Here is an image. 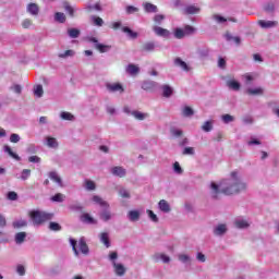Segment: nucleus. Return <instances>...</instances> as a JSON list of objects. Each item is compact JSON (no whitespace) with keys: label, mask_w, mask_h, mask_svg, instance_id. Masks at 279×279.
Instances as JSON below:
<instances>
[{"label":"nucleus","mask_w":279,"mask_h":279,"mask_svg":"<svg viewBox=\"0 0 279 279\" xmlns=\"http://www.w3.org/2000/svg\"><path fill=\"white\" fill-rule=\"evenodd\" d=\"M122 32L124 34H128L129 38H133V39L138 38V33L132 31V28L128 26L122 27Z\"/></svg>","instance_id":"7c9ffc66"},{"label":"nucleus","mask_w":279,"mask_h":279,"mask_svg":"<svg viewBox=\"0 0 279 279\" xmlns=\"http://www.w3.org/2000/svg\"><path fill=\"white\" fill-rule=\"evenodd\" d=\"M132 117L136 119L137 121H145V119H149V113H143L141 111H132Z\"/></svg>","instance_id":"4be33fe9"},{"label":"nucleus","mask_w":279,"mask_h":279,"mask_svg":"<svg viewBox=\"0 0 279 279\" xmlns=\"http://www.w3.org/2000/svg\"><path fill=\"white\" fill-rule=\"evenodd\" d=\"M128 219L129 221L136 222L141 219V211L138 210H130L128 213Z\"/></svg>","instance_id":"6ab92c4d"},{"label":"nucleus","mask_w":279,"mask_h":279,"mask_svg":"<svg viewBox=\"0 0 279 279\" xmlns=\"http://www.w3.org/2000/svg\"><path fill=\"white\" fill-rule=\"evenodd\" d=\"M25 239H27L26 232H19L15 234V243L16 245H22V243H25Z\"/></svg>","instance_id":"c85d7f7f"},{"label":"nucleus","mask_w":279,"mask_h":279,"mask_svg":"<svg viewBox=\"0 0 279 279\" xmlns=\"http://www.w3.org/2000/svg\"><path fill=\"white\" fill-rule=\"evenodd\" d=\"M153 32L160 38H170L171 36V32L169 29L162 28L160 26H153Z\"/></svg>","instance_id":"0eeeda50"},{"label":"nucleus","mask_w":279,"mask_h":279,"mask_svg":"<svg viewBox=\"0 0 279 279\" xmlns=\"http://www.w3.org/2000/svg\"><path fill=\"white\" fill-rule=\"evenodd\" d=\"M170 134H171L172 136H174L175 138H180V136H182V130L177 129V128H172V129L170 130Z\"/></svg>","instance_id":"052dcab7"},{"label":"nucleus","mask_w":279,"mask_h":279,"mask_svg":"<svg viewBox=\"0 0 279 279\" xmlns=\"http://www.w3.org/2000/svg\"><path fill=\"white\" fill-rule=\"evenodd\" d=\"M248 95H263V88H248L247 89Z\"/></svg>","instance_id":"bf43d9fd"},{"label":"nucleus","mask_w":279,"mask_h":279,"mask_svg":"<svg viewBox=\"0 0 279 279\" xmlns=\"http://www.w3.org/2000/svg\"><path fill=\"white\" fill-rule=\"evenodd\" d=\"M186 35L184 33V29L182 28H175L174 29V38H177L178 40H182V38H184Z\"/></svg>","instance_id":"a19ab883"},{"label":"nucleus","mask_w":279,"mask_h":279,"mask_svg":"<svg viewBox=\"0 0 279 279\" xmlns=\"http://www.w3.org/2000/svg\"><path fill=\"white\" fill-rule=\"evenodd\" d=\"M154 259L156 260V263H158V260H162V263H165V264L171 263V257H169L166 254H160V253L155 254Z\"/></svg>","instance_id":"5701e85b"},{"label":"nucleus","mask_w":279,"mask_h":279,"mask_svg":"<svg viewBox=\"0 0 279 279\" xmlns=\"http://www.w3.org/2000/svg\"><path fill=\"white\" fill-rule=\"evenodd\" d=\"M26 12H28V14H32V16H38L40 8L38 7V4L31 2L27 4Z\"/></svg>","instance_id":"f8f14e48"},{"label":"nucleus","mask_w":279,"mask_h":279,"mask_svg":"<svg viewBox=\"0 0 279 279\" xmlns=\"http://www.w3.org/2000/svg\"><path fill=\"white\" fill-rule=\"evenodd\" d=\"M233 223L239 230H247L250 228V221L243 217L235 218Z\"/></svg>","instance_id":"6e6552de"},{"label":"nucleus","mask_w":279,"mask_h":279,"mask_svg":"<svg viewBox=\"0 0 279 279\" xmlns=\"http://www.w3.org/2000/svg\"><path fill=\"white\" fill-rule=\"evenodd\" d=\"M84 186L86 191H95V189H97V185H95V182L90 180H85Z\"/></svg>","instance_id":"49530a36"},{"label":"nucleus","mask_w":279,"mask_h":279,"mask_svg":"<svg viewBox=\"0 0 279 279\" xmlns=\"http://www.w3.org/2000/svg\"><path fill=\"white\" fill-rule=\"evenodd\" d=\"M70 245H71L75 256H80V251H77V241L73 238H70Z\"/></svg>","instance_id":"a18cd8bd"},{"label":"nucleus","mask_w":279,"mask_h":279,"mask_svg":"<svg viewBox=\"0 0 279 279\" xmlns=\"http://www.w3.org/2000/svg\"><path fill=\"white\" fill-rule=\"evenodd\" d=\"M140 71H141V69L138 66H136L135 64L130 63L126 66V73H129V75H136Z\"/></svg>","instance_id":"2f4dec72"},{"label":"nucleus","mask_w":279,"mask_h":279,"mask_svg":"<svg viewBox=\"0 0 279 279\" xmlns=\"http://www.w3.org/2000/svg\"><path fill=\"white\" fill-rule=\"evenodd\" d=\"M34 95L35 97H43V95H45V90L43 89V85H37L35 88H34Z\"/></svg>","instance_id":"3c124183"},{"label":"nucleus","mask_w":279,"mask_h":279,"mask_svg":"<svg viewBox=\"0 0 279 279\" xmlns=\"http://www.w3.org/2000/svg\"><path fill=\"white\" fill-rule=\"evenodd\" d=\"M228 233V225L219 223L213 229L214 236H225Z\"/></svg>","instance_id":"20e7f679"},{"label":"nucleus","mask_w":279,"mask_h":279,"mask_svg":"<svg viewBox=\"0 0 279 279\" xmlns=\"http://www.w3.org/2000/svg\"><path fill=\"white\" fill-rule=\"evenodd\" d=\"M258 25L263 27V29H269V27H275L276 25V22L274 21H264V20H260L258 22Z\"/></svg>","instance_id":"72a5a7b5"},{"label":"nucleus","mask_w":279,"mask_h":279,"mask_svg":"<svg viewBox=\"0 0 279 279\" xmlns=\"http://www.w3.org/2000/svg\"><path fill=\"white\" fill-rule=\"evenodd\" d=\"M211 197L217 199L221 193L223 195H236V193H242V191H247V183L241 179L239 172H231L230 179H226L220 185L215 182L210 183Z\"/></svg>","instance_id":"f257e3e1"},{"label":"nucleus","mask_w":279,"mask_h":279,"mask_svg":"<svg viewBox=\"0 0 279 279\" xmlns=\"http://www.w3.org/2000/svg\"><path fill=\"white\" fill-rule=\"evenodd\" d=\"M203 132H213V121H206L202 125Z\"/></svg>","instance_id":"864d4df0"},{"label":"nucleus","mask_w":279,"mask_h":279,"mask_svg":"<svg viewBox=\"0 0 279 279\" xmlns=\"http://www.w3.org/2000/svg\"><path fill=\"white\" fill-rule=\"evenodd\" d=\"M111 173L112 175H116V178H125L128 171L121 166H116L111 168Z\"/></svg>","instance_id":"9d476101"},{"label":"nucleus","mask_w":279,"mask_h":279,"mask_svg":"<svg viewBox=\"0 0 279 279\" xmlns=\"http://www.w3.org/2000/svg\"><path fill=\"white\" fill-rule=\"evenodd\" d=\"M81 221L83 223H88L89 226H95L97 223V220L90 216V214H83L81 216Z\"/></svg>","instance_id":"f3484780"},{"label":"nucleus","mask_w":279,"mask_h":279,"mask_svg":"<svg viewBox=\"0 0 279 279\" xmlns=\"http://www.w3.org/2000/svg\"><path fill=\"white\" fill-rule=\"evenodd\" d=\"M3 151H5V154H8L11 158L16 160L17 162H21V156H19V154H16V153H13L12 148L9 145H5L3 147Z\"/></svg>","instance_id":"412c9836"},{"label":"nucleus","mask_w":279,"mask_h":279,"mask_svg":"<svg viewBox=\"0 0 279 279\" xmlns=\"http://www.w3.org/2000/svg\"><path fill=\"white\" fill-rule=\"evenodd\" d=\"M16 272L19 274V276H25V266L17 265L16 266Z\"/></svg>","instance_id":"774afa93"},{"label":"nucleus","mask_w":279,"mask_h":279,"mask_svg":"<svg viewBox=\"0 0 279 279\" xmlns=\"http://www.w3.org/2000/svg\"><path fill=\"white\" fill-rule=\"evenodd\" d=\"M99 241L100 243H102L105 245V247H110L111 243H110V233L108 232H101L99 234Z\"/></svg>","instance_id":"2eb2a0df"},{"label":"nucleus","mask_w":279,"mask_h":279,"mask_svg":"<svg viewBox=\"0 0 279 279\" xmlns=\"http://www.w3.org/2000/svg\"><path fill=\"white\" fill-rule=\"evenodd\" d=\"M78 247H80L82 254H85V256L88 255L90 252V250L88 248V244H86V239H84V238L80 239Z\"/></svg>","instance_id":"dca6fc26"},{"label":"nucleus","mask_w":279,"mask_h":279,"mask_svg":"<svg viewBox=\"0 0 279 279\" xmlns=\"http://www.w3.org/2000/svg\"><path fill=\"white\" fill-rule=\"evenodd\" d=\"M28 162H33L34 165H40L41 159L38 156H31L28 157Z\"/></svg>","instance_id":"338daca9"},{"label":"nucleus","mask_w":279,"mask_h":279,"mask_svg":"<svg viewBox=\"0 0 279 279\" xmlns=\"http://www.w3.org/2000/svg\"><path fill=\"white\" fill-rule=\"evenodd\" d=\"M48 175H49L50 180H52V182H56V184H58L59 186H62V179L60 178L58 172L51 171V172H49Z\"/></svg>","instance_id":"bb28decb"},{"label":"nucleus","mask_w":279,"mask_h":279,"mask_svg":"<svg viewBox=\"0 0 279 279\" xmlns=\"http://www.w3.org/2000/svg\"><path fill=\"white\" fill-rule=\"evenodd\" d=\"M89 40H90V43H94L95 48H96L100 53H107V51H110V49H112V46L99 44V40H97V38H95V37H92Z\"/></svg>","instance_id":"39448f33"},{"label":"nucleus","mask_w":279,"mask_h":279,"mask_svg":"<svg viewBox=\"0 0 279 279\" xmlns=\"http://www.w3.org/2000/svg\"><path fill=\"white\" fill-rule=\"evenodd\" d=\"M161 90H162L163 97H166L167 99H169V97L173 95V88L169 85H162Z\"/></svg>","instance_id":"c756f323"},{"label":"nucleus","mask_w":279,"mask_h":279,"mask_svg":"<svg viewBox=\"0 0 279 279\" xmlns=\"http://www.w3.org/2000/svg\"><path fill=\"white\" fill-rule=\"evenodd\" d=\"M16 178L19 180H22L23 182H25V180H29V178H32V170L31 169H23L20 177L16 175Z\"/></svg>","instance_id":"a878e982"},{"label":"nucleus","mask_w":279,"mask_h":279,"mask_svg":"<svg viewBox=\"0 0 279 279\" xmlns=\"http://www.w3.org/2000/svg\"><path fill=\"white\" fill-rule=\"evenodd\" d=\"M10 89L13 90V93H15L16 95H21V93H23V87L19 84H14L10 87Z\"/></svg>","instance_id":"0e129e2a"},{"label":"nucleus","mask_w":279,"mask_h":279,"mask_svg":"<svg viewBox=\"0 0 279 279\" xmlns=\"http://www.w3.org/2000/svg\"><path fill=\"white\" fill-rule=\"evenodd\" d=\"M54 21H57V23H66V15L62 12H57L54 13Z\"/></svg>","instance_id":"58836bf2"},{"label":"nucleus","mask_w":279,"mask_h":279,"mask_svg":"<svg viewBox=\"0 0 279 279\" xmlns=\"http://www.w3.org/2000/svg\"><path fill=\"white\" fill-rule=\"evenodd\" d=\"M264 10L265 12H268V14H272L276 10V4H274V2H268L265 4Z\"/></svg>","instance_id":"8fccbe9b"},{"label":"nucleus","mask_w":279,"mask_h":279,"mask_svg":"<svg viewBox=\"0 0 279 279\" xmlns=\"http://www.w3.org/2000/svg\"><path fill=\"white\" fill-rule=\"evenodd\" d=\"M174 64L175 66H180V69H182L183 71H186V72L191 71V68H189V64H186V62H184L180 58L174 59Z\"/></svg>","instance_id":"393cba45"},{"label":"nucleus","mask_w":279,"mask_h":279,"mask_svg":"<svg viewBox=\"0 0 279 279\" xmlns=\"http://www.w3.org/2000/svg\"><path fill=\"white\" fill-rule=\"evenodd\" d=\"M183 32L185 34V36H191L193 34H195V28L191 25H186L184 28H183Z\"/></svg>","instance_id":"13d9d810"},{"label":"nucleus","mask_w":279,"mask_h":279,"mask_svg":"<svg viewBox=\"0 0 279 279\" xmlns=\"http://www.w3.org/2000/svg\"><path fill=\"white\" fill-rule=\"evenodd\" d=\"M92 21L96 27H104V19L94 15L92 16Z\"/></svg>","instance_id":"09e8293b"},{"label":"nucleus","mask_w":279,"mask_h":279,"mask_svg":"<svg viewBox=\"0 0 279 279\" xmlns=\"http://www.w3.org/2000/svg\"><path fill=\"white\" fill-rule=\"evenodd\" d=\"M60 118L63 120V121H74L75 120V116L72 114L71 112H66V111H62L60 113Z\"/></svg>","instance_id":"f704fd0d"},{"label":"nucleus","mask_w":279,"mask_h":279,"mask_svg":"<svg viewBox=\"0 0 279 279\" xmlns=\"http://www.w3.org/2000/svg\"><path fill=\"white\" fill-rule=\"evenodd\" d=\"M85 10H87L88 12H93V10H96V12H101V10H104V9H101V4L99 2L94 4L93 0H89L85 4Z\"/></svg>","instance_id":"ddd939ff"},{"label":"nucleus","mask_w":279,"mask_h":279,"mask_svg":"<svg viewBox=\"0 0 279 279\" xmlns=\"http://www.w3.org/2000/svg\"><path fill=\"white\" fill-rule=\"evenodd\" d=\"M29 217L33 221V226H43V223L53 219V213L35 209L29 213Z\"/></svg>","instance_id":"7ed1b4c3"},{"label":"nucleus","mask_w":279,"mask_h":279,"mask_svg":"<svg viewBox=\"0 0 279 279\" xmlns=\"http://www.w3.org/2000/svg\"><path fill=\"white\" fill-rule=\"evenodd\" d=\"M68 36H70V38H80V29L77 28L68 29Z\"/></svg>","instance_id":"de8ad7c7"},{"label":"nucleus","mask_w":279,"mask_h":279,"mask_svg":"<svg viewBox=\"0 0 279 279\" xmlns=\"http://www.w3.org/2000/svg\"><path fill=\"white\" fill-rule=\"evenodd\" d=\"M10 143H21V135L13 133L9 137Z\"/></svg>","instance_id":"680f3d73"},{"label":"nucleus","mask_w":279,"mask_h":279,"mask_svg":"<svg viewBox=\"0 0 279 279\" xmlns=\"http://www.w3.org/2000/svg\"><path fill=\"white\" fill-rule=\"evenodd\" d=\"M142 51L145 53H154L156 51V41H146L142 46Z\"/></svg>","instance_id":"9b49d317"},{"label":"nucleus","mask_w":279,"mask_h":279,"mask_svg":"<svg viewBox=\"0 0 279 279\" xmlns=\"http://www.w3.org/2000/svg\"><path fill=\"white\" fill-rule=\"evenodd\" d=\"M173 171L174 173H177L178 175H182V173H184V170L182 169V167L180 166V162L175 161L173 163Z\"/></svg>","instance_id":"5fc2aeb1"},{"label":"nucleus","mask_w":279,"mask_h":279,"mask_svg":"<svg viewBox=\"0 0 279 279\" xmlns=\"http://www.w3.org/2000/svg\"><path fill=\"white\" fill-rule=\"evenodd\" d=\"M178 258L180 260V263H182L183 265H191V256L186 255V254H179Z\"/></svg>","instance_id":"c9c22d12"},{"label":"nucleus","mask_w":279,"mask_h":279,"mask_svg":"<svg viewBox=\"0 0 279 279\" xmlns=\"http://www.w3.org/2000/svg\"><path fill=\"white\" fill-rule=\"evenodd\" d=\"M118 193L123 199H130L131 197L130 191H128L125 187H121Z\"/></svg>","instance_id":"c03bdc74"},{"label":"nucleus","mask_w":279,"mask_h":279,"mask_svg":"<svg viewBox=\"0 0 279 279\" xmlns=\"http://www.w3.org/2000/svg\"><path fill=\"white\" fill-rule=\"evenodd\" d=\"M226 84L228 88H230V90H235V92L241 90V83H239V81L234 78L228 80Z\"/></svg>","instance_id":"4468645a"},{"label":"nucleus","mask_w":279,"mask_h":279,"mask_svg":"<svg viewBox=\"0 0 279 279\" xmlns=\"http://www.w3.org/2000/svg\"><path fill=\"white\" fill-rule=\"evenodd\" d=\"M108 93H125L123 85L120 83H106Z\"/></svg>","instance_id":"423d86ee"},{"label":"nucleus","mask_w":279,"mask_h":279,"mask_svg":"<svg viewBox=\"0 0 279 279\" xmlns=\"http://www.w3.org/2000/svg\"><path fill=\"white\" fill-rule=\"evenodd\" d=\"M27 220H16L13 222V228H25Z\"/></svg>","instance_id":"e2e57ef3"},{"label":"nucleus","mask_w":279,"mask_h":279,"mask_svg":"<svg viewBox=\"0 0 279 279\" xmlns=\"http://www.w3.org/2000/svg\"><path fill=\"white\" fill-rule=\"evenodd\" d=\"M38 151V146H36L35 144H29L26 147V154H36Z\"/></svg>","instance_id":"4d7b16f0"},{"label":"nucleus","mask_w":279,"mask_h":279,"mask_svg":"<svg viewBox=\"0 0 279 279\" xmlns=\"http://www.w3.org/2000/svg\"><path fill=\"white\" fill-rule=\"evenodd\" d=\"M113 267L117 276H125V266H123V264H117V262H113Z\"/></svg>","instance_id":"b1692460"},{"label":"nucleus","mask_w":279,"mask_h":279,"mask_svg":"<svg viewBox=\"0 0 279 279\" xmlns=\"http://www.w3.org/2000/svg\"><path fill=\"white\" fill-rule=\"evenodd\" d=\"M50 199L51 202H59V203L64 202V194L57 193Z\"/></svg>","instance_id":"6e6d98bb"},{"label":"nucleus","mask_w":279,"mask_h":279,"mask_svg":"<svg viewBox=\"0 0 279 279\" xmlns=\"http://www.w3.org/2000/svg\"><path fill=\"white\" fill-rule=\"evenodd\" d=\"M92 202H95V204H98L102 209L99 213V219L101 221L108 222L114 215H112V211H110V205L108 202L104 201L99 195H94L92 197Z\"/></svg>","instance_id":"f03ea898"},{"label":"nucleus","mask_w":279,"mask_h":279,"mask_svg":"<svg viewBox=\"0 0 279 279\" xmlns=\"http://www.w3.org/2000/svg\"><path fill=\"white\" fill-rule=\"evenodd\" d=\"M158 208L161 213H171V205L165 199L159 201Z\"/></svg>","instance_id":"a211bd4d"},{"label":"nucleus","mask_w":279,"mask_h":279,"mask_svg":"<svg viewBox=\"0 0 279 279\" xmlns=\"http://www.w3.org/2000/svg\"><path fill=\"white\" fill-rule=\"evenodd\" d=\"M144 10L148 14H157L158 7L156 4H151L150 2H146V3H144Z\"/></svg>","instance_id":"aec40b11"},{"label":"nucleus","mask_w":279,"mask_h":279,"mask_svg":"<svg viewBox=\"0 0 279 279\" xmlns=\"http://www.w3.org/2000/svg\"><path fill=\"white\" fill-rule=\"evenodd\" d=\"M73 56H75V51H73V50H65L64 52L59 53L58 58L66 60V58H73Z\"/></svg>","instance_id":"4c0bfd02"},{"label":"nucleus","mask_w":279,"mask_h":279,"mask_svg":"<svg viewBox=\"0 0 279 279\" xmlns=\"http://www.w3.org/2000/svg\"><path fill=\"white\" fill-rule=\"evenodd\" d=\"M155 88H158V83L154 81H144L142 83V89L146 90L147 93L154 92Z\"/></svg>","instance_id":"1a4fd4ad"},{"label":"nucleus","mask_w":279,"mask_h":279,"mask_svg":"<svg viewBox=\"0 0 279 279\" xmlns=\"http://www.w3.org/2000/svg\"><path fill=\"white\" fill-rule=\"evenodd\" d=\"M182 114L183 117H193V114H195V111H193V108L186 106L183 108Z\"/></svg>","instance_id":"603ef678"},{"label":"nucleus","mask_w":279,"mask_h":279,"mask_svg":"<svg viewBox=\"0 0 279 279\" xmlns=\"http://www.w3.org/2000/svg\"><path fill=\"white\" fill-rule=\"evenodd\" d=\"M221 121H222L225 124L228 125V123L234 122V116H231V114H228V113L222 114V116H221Z\"/></svg>","instance_id":"79ce46f5"},{"label":"nucleus","mask_w":279,"mask_h":279,"mask_svg":"<svg viewBox=\"0 0 279 279\" xmlns=\"http://www.w3.org/2000/svg\"><path fill=\"white\" fill-rule=\"evenodd\" d=\"M46 145L47 147H50V149H58V140L54 137H46Z\"/></svg>","instance_id":"cd10ccee"},{"label":"nucleus","mask_w":279,"mask_h":279,"mask_svg":"<svg viewBox=\"0 0 279 279\" xmlns=\"http://www.w3.org/2000/svg\"><path fill=\"white\" fill-rule=\"evenodd\" d=\"M184 13L185 14H197V13H199V8H197L195 5H187L184 9Z\"/></svg>","instance_id":"e433bc0d"},{"label":"nucleus","mask_w":279,"mask_h":279,"mask_svg":"<svg viewBox=\"0 0 279 279\" xmlns=\"http://www.w3.org/2000/svg\"><path fill=\"white\" fill-rule=\"evenodd\" d=\"M49 230H51V232H60V230H62V226H60L58 222L51 221L49 223Z\"/></svg>","instance_id":"37998d69"},{"label":"nucleus","mask_w":279,"mask_h":279,"mask_svg":"<svg viewBox=\"0 0 279 279\" xmlns=\"http://www.w3.org/2000/svg\"><path fill=\"white\" fill-rule=\"evenodd\" d=\"M125 12H126V14H136V12H138V8H136L134 5H128L125 8Z\"/></svg>","instance_id":"69168bd1"},{"label":"nucleus","mask_w":279,"mask_h":279,"mask_svg":"<svg viewBox=\"0 0 279 279\" xmlns=\"http://www.w3.org/2000/svg\"><path fill=\"white\" fill-rule=\"evenodd\" d=\"M62 5L65 12H68V14L73 19V16H75V10H73V7H71L69 1H63Z\"/></svg>","instance_id":"473e14b6"},{"label":"nucleus","mask_w":279,"mask_h":279,"mask_svg":"<svg viewBox=\"0 0 279 279\" xmlns=\"http://www.w3.org/2000/svg\"><path fill=\"white\" fill-rule=\"evenodd\" d=\"M165 19H166V16L162 15V14H156V15L153 17V21H154L155 24H157L156 26L159 27V25H162Z\"/></svg>","instance_id":"ea45409f"}]
</instances>
